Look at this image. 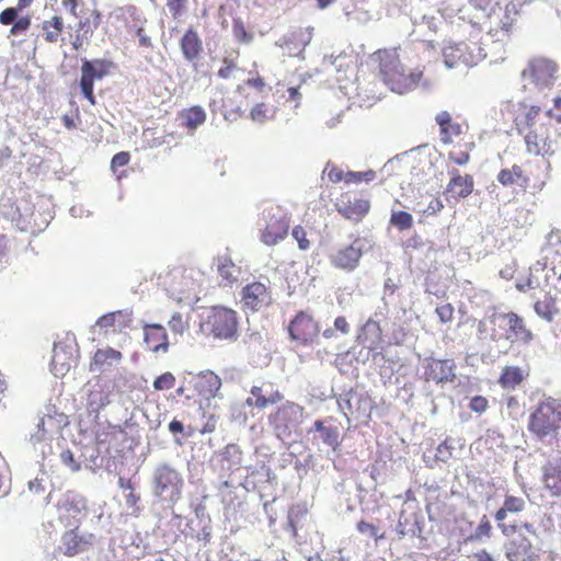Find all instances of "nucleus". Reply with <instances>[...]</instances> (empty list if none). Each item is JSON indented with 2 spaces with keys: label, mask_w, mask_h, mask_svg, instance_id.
Returning a JSON list of instances; mask_svg holds the SVG:
<instances>
[{
  "label": "nucleus",
  "mask_w": 561,
  "mask_h": 561,
  "mask_svg": "<svg viewBox=\"0 0 561 561\" xmlns=\"http://www.w3.org/2000/svg\"><path fill=\"white\" fill-rule=\"evenodd\" d=\"M558 66L548 58H535L523 70L524 88L534 99L547 96L557 80Z\"/></svg>",
  "instance_id": "1"
},
{
  "label": "nucleus",
  "mask_w": 561,
  "mask_h": 561,
  "mask_svg": "<svg viewBox=\"0 0 561 561\" xmlns=\"http://www.w3.org/2000/svg\"><path fill=\"white\" fill-rule=\"evenodd\" d=\"M561 425V401L548 398L529 416L528 430L541 442L553 444Z\"/></svg>",
  "instance_id": "2"
},
{
  "label": "nucleus",
  "mask_w": 561,
  "mask_h": 561,
  "mask_svg": "<svg viewBox=\"0 0 561 561\" xmlns=\"http://www.w3.org/2000/svg\"><path fill=\"white\" fill-rule=\"evenodd\" d=\"M199 329L214 339L236 341L238 339L237 312L226 307H211L201 314Z\"/></svg>",
  "instance_id": "3"
},
{
  "label": "nucleus",
  "mask_w": 561,
  "mask_h": 561,
  "mask_svg": "<svg viewBox=\"0 0 561 561\" xmlns=\"http://www.w3.org/2000/svg\"><path fill=\"white\" fill-rule=\"evenodd\" d=\"M380 76L391 91L403 94L412 90L419 82L420 73L405 75L396 49L379 50Z\"/></svg>",
  "instance_id": "4"
},
{
  "label": "nucleus",
  "mask_w": 561,
  "mask_h": 561,
  "mask_svg": "<svg viewBox=\"0 0 561 561\" xmlns=\"http://www.w3.org/2000/svg\"><path fill=\"white\" fill-rule=\"evenodd\" d=\"M151 483L152 493L156 497L175 502L181 496L182 474L168 462H160L153 468Z\"/></svg>",
  "instance_id": "5"
},
{
  "label": "nucleus",
  "mask_w": 561,
  "mask_h": 561,
  "mask_svg": "<svg viewBox=\"0 0 561 561\" xmlns=\"http://www.w3.org/2000/svg\"><path fill=\"white\" fill-rule=\"evenodd\" d=\"M304 419V408L287 401L275 413L268 415V423L275 436L285 442L298 428Z\"/></svg>",
  "instance_id": "6"
},
{
  "label": "nucleus",
  "mask_w": 561,
  "mask_h": 561,
  "mask_svg": "<svg viewBox=\"0 0 561 561\" xmlns=\"http://www.w3.org/2000/svg\"><path fill=\"white\" fill-rule=\"evenodd\" d=\"M59 522L65 527H78L87 514V500L75 491L60 494L54 505Z\"/></svg>",
  "instance_id": "7"
},
{
  "label": "nucleus",
  "mask_w": 561,
  "mask_h": 561,
  "mask_svg": "<svg viewBox=\"0 0 561 561\" xmlns=\"http://www.w3.org/2000/svg\"><path fill=\"white\" fill-rule=\"evenodd\" d=\"M262 219L265 222L262 232V241L265 244H276L286 237L289 218L283 208L277 205L265 207L262 211Z\"/></svg>",
  "instance_id": "8"
},
{
  "label": "nucleus",
  "mask_w": 561,
  "mask_h": 561,
  "mask_svg": "<svg viewBox=\"0 0 561 561\" xmlns=\"http://www.w3.org/2000/svg\"><path fill=\"white\" fill-rule=\"evenodd\" d=\"M68 425V419L64 413H55V415L46 414L37 423L35 431L30 435V443L33 447L45 455V448L51 440L54 434L59 433Z\"/></svg>",
  "instance_id": "9"
},
{
  "label": "nucleus",
  "mask_w": 561,
  "mask_h": 561,
  "mask_svg": "<svg viewBox=\"0 0 561 561\" xmlns=\"http://www.w3.org/2000/svg\"><path fill=\"white\" fill-rule=\"evenodd\" d=\"M78 358V346L75 335H67L65 340L54 344L51 371L56 377L65 376L76 365Z\"/></svg>",
  "instance_id": "10"
},
{
  "label": "nucleus",
  "mask_w": 561,
  "mask_h": 561,
  "mask_svg": "<svg viewBox=\"0 0 561 561\" xmlns=\"http://www.w3.org/2000/svg\"><path fill=\"white\" fill-rule=\"evenodd\" d=\"M112 67V62L104 59L83 60L81 67L80 88L85 99L94 104L93 83L94 80L104 78Z\"/></svg>",
  "instance_id": "11"
},
{
  "label": "nucleus",
  "mask_w": 561,
  "mask_h": 561,
  "mask_svg": "<svg viewBox=\"0 0 561 561\" xmlns=\"http://www.w3.org/2000/svg\"><path fill=\"white\" fill-rule=\"evenodd\" d=\"M365 239H356L351 245L339 249L330 255V263L340 270L354 271L358 264L363 253L366 251Z\"/></svg>",
  "instance_id": "12"
},
{
  "label": "nucleus",
  "mask_w": 561,
  "mask_h": 561,
  "mask_svg": "<svg viewBox=\"0 0 561 561\" xmlns=\"http://www.w3.org/2000/svg\"><path fill=\"white\" fill-rule=\"evenodd\" d=\"M490 322L493 325H507L506 340L511 342L522 341L528 343L531 339V332L525 328L524 321L516 313H492Z\"/></svg>",
  "instance_id": "13"
},
{
  "label": "nucleus",
  "mask_w": 561,
  "mask_h": 561,
  "mask_svg": "<svg viewBox=\"0 0 561 561\" xmlns=\"http://www.w3.org/2000/svg\"><path fill=\"white\" fill-rule=\"evenodd\" d=\"M505 556L508 561H537L539 550L519 533L505 545Z\"/></svg>",
  "instance_id": "14"
},
{
  "label": "nucleus",
  "mask_w": 561,
  "mask_h": 561,
  "mask_svg": "<svg viewBox=\"0 0 561 561\" xmlns=\"http://www.w3.org/2000/svg\"><path fill=\"white\" fill-rule=\"evenodd\" d=\"M289 334L293 340L304 344L312 343L319 334V325L306 312H299L289 324Z\"/></svg>",
  "instance_id": "15"
},
{
  "label": "nucleus",
  "mask_w": 561,
  "mask_h": 561,
  "mask_svg": "<svg viewBox=\"0 0 561 561\" xmlns=\"http://www.w3.org/2000/svg\"><path fill=\"white\" fill-rule=\"evenodd\" d=\"M340 411L350 420V416L360 417L367 415L369 400L357 391H346L337 398Z\"/></svg>",
  "instance_id": "16"
},
{
  "label": "nucleus",
  "mask_w": 561,
  "mask_h": 561,
  "mask_svg": "<svg viewBox=\"0 0 561 561\" xmlns=\"http://www.w3.org/2000/svg\"><path fill=\"white\" fill-rule=\"evenodd\" d=\"M61 538L60 550L67 556H76L85 551L93 545L94 536L88 533H79V526L69 527Z\"/></svg>",
  "instance_id": "17"
},
{
  "label": "nucleus",
  "mask_w": 561,
  "mask_h": 561,
  "mask_svg": "<svg viewBox=\"0 0 561 561\" xmlns=\"http://www.w3.org/2000/svg\"><path fill=\"white\" fill-rule=\"evenodd\" d=\"M368 199L344 195L336 203L337 211L346 219L358 222L369 211Z\"/></svg>",
  "instance_id": "18"
},
{
  "label": "nucleus",
  "mask_w": 561,
  "mask_h": 561,
  "mask_svg": "<svg viewBox=\"0 0 561 561\" xmlns=\"http://www.w3.org/2000/svg\"><path fill=\"white\" fill-rule=\"evenodd\" d=\"M272 300L267 287L260 282L247 285L242 289V304L245 309L257 311Z\"/></svg>",
  "instance_id": "19"
},
{
  "label": "nucleus",
  "mask_w": 561,
  "mask_h": 561,
  "mask_svg": "<svg viewBox=\"0 0 561 561\" xmlns=\"http://www.w3.org/2000/svg\"><path fill=\"white\" fill-rule=\"evenodd\" d=\"M525 508V501L522 497L508 495L505 497L503 506L495 513L497 526L505 536L513 535L517 525L514 523H506L507 514H516Z\"/></svg>",
  "instance_id": "20"
},
{
  "label": "nucleus",
  "mask_w": 561,
  "mask_h": 561,
  "mask_svg": "<svg viewBox=\"0 0 561 561\" xmlns=\"http://www.w3.org/2000/svg\"><path fill=\"white\" fill-rule=\"evenodd\" d=\"M469 50V45L466 43L450 44L443 49L444 64L448 69L455 68L458 65L466 67L477 64V58Z\"/></svg>",
  "instance_id": "21"
},
{
  "label": "nucleus",
  "mask_w": 561,
  "mask_h": 561,
  "mask_svg": "<svg viewBox=\"0 0 561 561\" xmlns=\"http://www.w3.org/2000/svg\"><path fill=\"white\" fill-rule=\"evenodd\" d=\"M456 365L450 359H432L425 367L426 380H433L436 383L451 382L456 378Z\"/></svg>",
  "instance_id": "22"
},
{
  "label": "nucleus",
  "mask_w": 561,
  "mask_h": 561,
  "mask_svg": "<svg viewBox=\"0 0 561 561\" xmlns=\"http://www.w3.org/2000/svg\"><path fill=\"white\" fill-rule=\"evenodd\" d=\"M311 31L297 30L283 36L276 45L288 56H300L306 46L311 42Z\"/></svg>",
  "instance_id": "23"
},
{
  "label": "nucleus",
  "mask_w": 561,
  "mask_h": 561,
  "mask_svg": "<svg viewBox=\"0 0 561 561\" xmlns=\"http://www.w3.org/2000/svg\"><path fill=\"white\" fill-rule=\"evenodd\" d=\"M358 343L375 354H379L382 344V331L378 320L368 319L357 336Z\"/></svg>",
  "instance_id": "24"
},
{
  "label": "nucleus",
  "mask_w": 561,
  "mask_h": 561,
  "mask_svg": "<svg viewBox=\"0 0 561 561\" xmlns=\"http://www.w3.org/2000/svg\"><path fill=\"white\" fill-rule=\"evenodd\" d=\"M144 342L153 353L168 352V334L165 329L160 324H146L144 327Z\"/></svg>",
  "instance_id": "25"
},
{
  "label": "nucleus",
  "mask_w": 561,
  "mask_h": 561,
  "mask_svg": "<svg viewBox=\"0 0 561 561\" xmlns=\"http://www.w3.org/2000/svg\"><path fill=\"white\" fill-rule=\"evenodd\" d=\"M314 433L313 440L317 443H322L328 447H331L333 450H336L340 446V433L337 427L335 426H325L324 423L320 420H317L313 423L312 428H310L309 433Z\"/></svg>",
  "instance_id": "26"
},
{
  "label": "nucleus",
  "mask_w": 561,
  "mask_h": 561,
  "mask_svg": "<svg viewBox=\"0 0 561 561\" xmlns=\"http://www.w3.org/2000/svg\"><path fill=\"white\" fill-rule=\"evenodd\" d=\"M451 179L447 186V192L451 193L455 198H465L472 193L473 179L471 175H461L457 169L449 172Z\"/></svg>",
  "instance_id": "27"
},
{
  "label": "nucleus",
  "mask_w": 561,
  "mask_h": 561,
  "mask_svg": "<svg viewBox=\"0 0 561 561\" xmlns=\"http://www.w3.org/2000/svg\"><path fill=\"white\" fill-rule=\"evenodd\" d=\"M122 358V354L113 348L98 350L90 365L91 371L103 373L117 364Z\"/></svg>",
  "instance_id": "28"
},
{
  "label": "nucleus",
  "mask_w": 561,
  "mask_h": 561,
  "mask_svg": "<svg viewBox=\"0 0 561 561\" xmlns=\"http://www.w3.org/2000/svg\"><path fill=\"white\" fill-rule=\"evenodd\" d=\"M108 393L104 391L100 383L88 385L87 388V410L90 414L98 415L99 411L108 404Z\"/></svg>",
  "instance_id": "29"
},
{
  "label": "nucleus",
  "mask_w": 561,
  "mask_h": 561,
  "mask_svg": "<svg viewBox=\"0 0 561 561\" xmlns=\"http://www.w3.org/2000/svg\"><path fill=\"white\" fill-rule=\"evenodd\" d=\"M543 483L552 495L561 494V460L549 461L543 467Z\"/></svg>",
  "instance_id": "30"
},
{
  "label": "nucleus",
  "mask_w": 561,
  "mask_h": 561,
  "mask_svg": "<svg viewBox=\"0 0 561 561\" xmlns=\"http://www.w3.org/2000/svg\"><path fill=\"white\" fill-rule=\"evenodd\" d=\"M525 142L527 145V149L530 153L534 154H543L548 152H552L551 141H549V136L545 135L541 130L539 131L537 128L529 129L525 135Z\"/></svg>",
  "instance_id": "31"
},
{
  "label": "nucleus",
  "mask_w": 561,
  "mask_h": 561,
  "mask_svg": "<svg viewBox=\"0 0 561 561\" xmlns=\"http://www.w3.org/2000/svg\"><path fill=\"white\" fill-rule=\"evenodd\" d=\"M250 394L255 399L254 407L257 409H264L268 404H274L283 400V396L278 391H272L270 385L253 386L250 390Z\"/></svg>",
  "instance_id": "32"
},
{
  "label": "nucleus",
  "mask_w": 561,
  "mask_h": 561,
  "mask_svg": "<svg viewBox=\"0 0 561 561\" xmlns=\"http://www.w3.org/2000/svg\"><path fill=\"white\" fill-rule=\"evenodd\" d=\"M181 49L186 60H195L202 51V42L196 32L188 30L181 39Z\"/></svg>",
  "instance_id": "33"
},
{
  "label": "nucleus",
  "mask_w": 561,
  "mask_h": 561,
  "mask_svg": "<svg viewBox=\"0 0 561 561\" xmlns=\"http://www.w3.org/2000/svg\"><path fill=\"white\" fill-rule=\"evenodd\" d=\"M220 387H221V380L214 373H208V374L203 375L197 382V388L199 389V392L206 399L217 397L218 392L220 390Z\"/></svg>",
  "instance_id": "34"
},
{
  "label": "nucleus",
  "mask_w": 561,
  "mask_h": 561,
  "mask_svg": "<svg viewBox=\"0 0 561 561\" xmlns=\"http://www.w3.org/2000/svg\"><path fill=\"white\" fill-rule=\"evenodd\" d=\"M217 271L222 282H225V285L234 283L240 275V268L234 265L230 259L227 257H221L218 260Z\"/></svg>",
  "instance_id": "35"
},
{
  "label": "nucleus",
  "mask_w": 561,
  "mask_h": 561,
  "mask_svg": "<svg viewBox=\"0 0 561 561\" xmlns=\"http://www.w3.org/2000/svg\"><path fill=\"white\" fill-rule=\"evenodd\" d=\"M182 118L187 128L195 130L206 121V113L202 106H193L182 112Z\"/></svg>",
  "instance_id": "36"
},
{
  "label": "nucleus",
  "mask_w": 561,
  "mask_h": 561,
  "mask_svg": "<svg viewBox=\"0 0 561 561\" xmlns=\"http://www.w3.org/2000/svg\"><path fill=\"white\" fill-rule=\"evenodd\" d=\"M78 447L79 446H76L75 450L65 449L59 455L61 463L65 467H67L71 472H78L79 470H81L82 462L84 461V459L81 458Z\"/></svg>",
  "instance_id": "37"
},
{
  "label": "nucleus",
  "mask_w": 561,
  "mask_h": 561,
  "mask_svg": "<svg viewBox=\"0 0 561 561\" xmlns=\"http://www.w3.org/2000/svg\"><path fill=\"white\" fill-rule=\"evenodd\" d=\"M522 380L523 373L518 367H506L500 378L502 386L507 389H514Z\"/></svg>",
  "instance_id": "38"
},
{
  "label": "nucleus",
  "mask_w": 561,
  "mask_h": 561,
  "mask_svg": "<svg viewBox=\"0 0 561 561\" xmlns=\"http://www.w3.org/2000/svg\"><path fill=\"white\" fill-rule=\"evenodd\" d=\"M523 175V170L519 165L514 164L512 169H503L497 174V181L504 185L510 186L515 184Z\"/></svg>",
  "instance_id": "39"
},
{
  "label": "nucleus",
  "mask_w": 561,
  "mask_h": 561,
  "mask_svg": "<svg viewBox=\"0 0 561 561\" xmlns=\"http://www.w3.org/2000/svg\"><path fill=\"white\" fill-rule=\"evenodd\" d=\"M390 224L401 231L408 230L413 225V217L407 211H392Z\"/></svg>",
  "instance_id": "40"
},
{
  "label": "nucleus",
  "mask_w": 561,
  "mask_h": 561,
  "mask_svg": "<svg viewBox=\"0 0 561 561\" xmlns=\"http://www.w3.org/2000/svg\"><path fill=\"white\" fill-rule=\"evenodd\" d=\"M274 116V110L268 107L264 103H259L254 105L250 112V117L253 122L264 123Z\"/></svg>",
  "instance_id": "41"
},
{
  "label": "nucleus",
  "mask_w": 561,
  "mask_h": 561,
  "mask_svg": "<svg viewBox=\"0 0 561 561\" xmlns=\"http://www.w3.org/2000/svg\"><path fill=\"white\" fill-rule=\"evenodd\" d=\"M232 33L238 42L250 44L253 41V35L247 31L245 25L240 18L233 19Z\"/></svg>",
  "instance_id": "42"
},
{
  "label": "nucleus",
  "mask_w": 561,
  "mask_h": 561,
  "mask_svg": "<svg viewBox=\"0 0 561 561\" xmlns=\"http://www.w3.org/2000/svg\"><path fill=\"white\" fill-rule=\"evenodd\" d=\"M78 450L80 451L81 458L84 459L82 465L85 468L91 469L96 463V459L99 457V453H98L96 448L94 446L85 445V446H79Z\"/></svg>",
  "instance_id": "43"
},
{
  "label": "nucleus",
  "mask_w": 561,
  "mask_h": 561,
  "mask_svg": "<svg viewBox=\"0 0 561 561\" xmlns=\"http://www.w3.org/2000/svg\"><path fill=\"white\" fill-rule=\"evenodd\" d=\"M492 530V526L485 515L482 516L480 524L474 530L472 538L476 540H481L482 538H490Z\"/></svg>",
  "instance_id": "44"
},
{
  "label": "nucleus",
  "mask_w": 561,
  "mask_h": 561,
  "mask_svg": "<svg viewBox=\"0 0 561 561\" xmlns=\"http://www.w3.org/2000/svg\"><path fill=\"white\" fill-rule=\"evenodd\" d=\"M376 176V173L375 171L373 170H369V171H366V172H347L345 174V182L347 183H351V182H362V181H365V182H370L375 179Z\"/></svg>",
  "instance_id": "45"
},
{
  "label": "nucleus",
  "mask_w": 561,
  "mask_h": 561,
  "mask_svg": "<svg viewBox=\"0 0 561 561\" xmlns=\"http://www.w3.org/2000/svg\"><path fill=\"white\" fill-rule=\"evenodd\" d=\"M175 378L171 373H164L153 381L156 390H168L174 386Z\"/></svg>",
  "instance_id": "46"
},
{
  "label": "nucleus",
  "mask_w": 561,
  "mask_h": 561,
  "mask_svg": "<svg viewBox=\"0 0 561 561\" xmlns=\"http://www.w3.org/2000/svg\"><path fill=\"white\" fill-rule=\"evenodd\" d=\"M435 121L440 127V133L444 135L443 139L446 140L445 136H447L451 123L450 114L446 111H442L436 115Z\"/></svg>",
  "instance_id": "47"
},
{
  "label": "nucleus",
  "mask_w": 561,
  "mask_h": 561,
  "mask_svg": "<svg viewBox=\"0 0 561 561\" xmlns=\"http://www.w3.org/2000/svg\"><path fill=\"white\" fill-rule=\"evenodd\" d=\"M169 327L173 332L180 334H182L187 329L186 322L183 320L182 314L179 312H175L171 317V319L169 320Z\"/></svg>",
  "instance_id": "48"
},
{
  "label": "nucleus",
  "mask_w": 561,
  "mask_h": 561,
  "mask_svg": "<svg viewBox=\"0 0 561 561\" xmlns=\"http://www.w3.org/2000/svg\"><path fill=\"white\" fill-rule=\"evenodd\" d=\"M293 237L298 242V247L300 250H308L310 247V242L307 239V233L305 229L300 226H296L293 229Z\"/></svg>",
  "instance_id": "49"
},
{
  "label": "nucleus",
  "mask_w": 561,
  "mask_h": 561,
  "mask_svg": "<svg viewBox=\"0 0 561 561\" xmlns=\"http://www.w3.org/2000/svg\"><path fill=\"white\" fill-rule=\"evenodd\" d=\"M454 447L449 444L448 439H445L436 449V458L443 462H446L453 455Z\"/></svg>",
  "instance_id": "50"
},
{
  "label": "nucleus",
  "mask_w": 561,
  "mask_h": 561,
  "mask_svg": "<svg viewBox=\"0 0 561 561\" xmlns=\"http://www.w3.org/2000/svg\"><path fill=\"white\" fill-rule=\"evenodd\" d=\"M490 320H491V316L479 321L478 333H479L480 337H484L491 330L492 331V333H491L492 340H496L495 329L493 328L494 325L490 322Z\"/></svg>",
  "instance_id": "51"
},
{
  "label": "nucleus",
  "mask_w": 561,
  "mask_h": 561,
  "mask_svg": "<svg viewBox=\"0 0 561 561\" xmlns=\"http://www.w3.org/2000/svg\"><path fill=\"white\" fill-rule=\"evenodd\" d=\"M123 316L124 314H123L122 311L111 312V313L104 314L101 318H99V320L96 321V325H99L101 328L114 327L115 322H116V319L119 318V317H123Z\"/></svg>",
  "instance_id": "52"
},
{
  "label": "nucleus",
  "mask_w": 561,
  "mask_h": 561,
  "mask_svg": "<svg viewBox=\"0 0 561 561\" xmlns=\"http://www.w3.org/2000/svg\"><path fill=\"white\" fill-rule=\"evenodd\" d=\"M444 204L439 198H432L426 208L420 209L425 215L435 216L442 211Z\"/></svg>",
  "instance_id": "53"
},
{
  "label": "nucleus",
  "mask_w": 561,
  "mask_h": 561,
  "mask_svg": "<svg viewBox=\"0 0 561 561\" xmlns=\"http://www.w3.org/2000/svg\"><path fill=\"white\" fill-rule=\"evenodd\" d=\"M436 313L439 317L440 321L446 323V322L451 321L453 314H454V308L449 304L442 305L436 308Z\"/></svg>",
  "instance_id": "54"
},
{
  "label": "nucleus",
  "mask_w": 561,
  "mask_h": 561,
  "mask_svg": "<svg viewBox=\"0 0 561 561\" xmlns=\"http://www.w3.org/2000/svg\"><path fill=\"white\" fill-rule=\"evenodd\" d=\"M535 311L541 318L551 321L553 319V312L547 302L538 301L535 304Z\"/></svg>",
  "instance_id": "55"
},
{
  "label": "nucleus",
  "mask_w": 561,
  "mask_h": 561,
  "mask_svg": "<svg viewBox=\"0 0 561 561\" xmlns=\"http://www.w3.org/2000/svg\"><path fill=\"white\" fill-rule=\"evenodd\" d=\"M469 408L478 413H482L488 408V400L484 397L476 396L471 399Z\"/></svg>",
  "instance_id": "56"
},
{
  "label": "nucleus",
  "mask_w": 561,
  "mask_h": 561,
  "mask_svg": "<svg viewBox=\"0 0 561 561\" xmlns=\"http://www.w3.org/2000/svg\"><path fill=\"white\" fill-rule=\"evenodd\" d=\"M42 28L43 30L54 28L60 35V33L64 30V21L60 16H53L50 20L43 22Z\"/></svg>",
  "instance_id": "57"
},
{
  "label": "nucleus",
  "mask_w": 561,
  "mask_h": 561,
  "mask_svg": "<svg viewBox=\"0 0 561 561\" xmlns=\"http://www.w3.org/2000/svg\"><path fill=\"white\" fill-rule=\"evenodd\" d=\"M31 25V21L28 18H21L18 21L13 22V25L11 27V34L18 35L23 32H25Z\"/></svg>",
  "instance_id": "58"
},
{
  "label": "nucleus",
  "mask_w": 561,
  "mask_h": 561,
  "mask_svg": "<svg viewBox=\"0 0 561 561\" xmlns=\"http://www.w3.org/2000/svg\"><path fill=\"white\" fill-rule=\"evenodd\" d=\"M357 530L360 534L368 535L371 538H377L378 537V529L374 525H371L369 523H366L365 520H360L357 524Z\"/></svg>",
  "instance_id": "59"
},
{
  "label": "nucleus",
  "mask_w": 561,
  "mask_h": 561,
  "mask_svg": "<svg viewBox=\"0 0 561 561\" xmlns=\"http://www.w3.org/2000/svg\"><path fill=\"white\" fill-rule=\"evenodd\" d=\"M264 339L260 332H252L248 334L244 339L245 344H248L249 348H256L262 345Z\"/></svg>",
  "instance_id": "60"
},
{
  "label": "nucleus",
  "mask_w": 561,
  "mask_h": 561,
  "mask_svg": "<svg viewBox=\"0 0 561 561\" xmlns=\"http://www.w3.org/2000/svg\"><path fill=\"white\" fill-rule=\"evenodd\" d=\"M18 10L15 8H8L0 13V23L8 25L15 21Z\"/></svg>",
  "instance_id": "61"
},
{
  "label": "nucleus",
  "mask_w": 561,
  "mask_h": 561,
  "mask_svg": "<svg viewBox=\"0 0 561 561\" xmlns=\"http://www.w3.org/2000/svg\"><path fill=\"white\" fill-rule=\"evenodd\" d=\"M399 288V285L396 284L391 278H387L383 284V296L382 301L385 306L388 305L387 298L392 296L394 291Z\"/></svg>",
  "instance_id": "62"
},
{
  "label": "nucleus",
  "mask_w": 561,
  "mask_h": 561,
  "mask_svg": "<svg viewBox=\"0 0 561 561\" xmlns=\"http://www.w3.org/2000/svg\"><path fill=\"white\" fill-rule=\"evenodd\" d=\"M540 112L539 106H530L529 110L525 114V123L529 128H533L536 125V118L538 117Z\"/></svg>",
  "instance_id": "63"
},
{
  "label": "nucleus",
  "mask_w": 561,
  "mask_h": 561,
  "mask_svg": "<svg viewBox=\"0 0 561 561\" xmlns=\"http://www.w3.org/2000/svg\"><path fill=\"white\" fill-rule=\"evenodd\" d=\"M128 161H129V153L122 151V152L116 153L113 157L111 167H112L113 171H115V169L117 167H124L128 163Z\"/></svg>",
  "instance_id": "64"
}]
</instances>
